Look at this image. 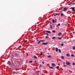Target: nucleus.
I'll use <instances>...</instances> for the list:
<instances>
[{
	"label": "nucleus",
	"mask_w": 75,
	"mask_h": 75,
	"mask_svg": "<svg viewBox=\"0 0 75 75\" xmlns=\"http://www.w3.org/2000/svg\"><path fill=\"white\" fill-rule=\"evenodd\" d=\"M69 9H72V11H75V7H71L69 8Z\"/></svg>",
	"instance_id": "1"
},
{
	"label": "nucleus",
	"mask_w": 75,
	"mask_h": 75,
	"mask_svg": "<svg viewBox=\"0 0 75 75\" xmlns=\"http://www.w3.org/2000/svg\"><path fill=\"white\" fill-rule=\"evenodd\" d=\"M48 44V42H43L42 44V45H47V44Z\"/></svg>",
	"instance_id": "2"
},
{
	"label": "nucleus",
	"mask_w": 75,
	"mask_h": 75,
	"mask_svg": "<svg viewBox=\"0 0 75 75\" xmlns=\"http://www.w3.org/2000/svg\"><path fill=\"white\" fill-rule=\"evenodd\" d=\"M67 9L68 8L66 7L64 8V10H62V11H67Z\"/></svg>",
	"instance_id": "3"
},
{
	"label": "nucleus",
	"mask_w": 75,
	"mask_h": 75,
	"mask_svg": "<svg viewBox=\"0 0 75 75\" xmlns=\"http://www.w3.org/2000/svg\"><path fill=\"white\" fill-rule=\"evenodd\" d=\"M66 64L67 65H69L70 64H71V63H70V62H66Z\"/></svg>",
	"instance_id": "4"
},
{
	"label": "nucleus",
	"mask_w": 75,
	"mask_h": 75,
	"mask_svg": "<svg viewBox=\"0 0 75 75\" xmlns=\"http://www.w3.org/2000/svg\"><path fill=\"white\" fill-rule=\"evenodd\" d=\"M56 21H57V19H56V21L54 19L52 20V23H56Z\"/></svg>",
	"instance_id": "5"
},
{
	"label": "nucleus",
	"mask_w": 75,
	"mask_h": 75,
	"mask_svg": "<svg viewBox=\"0 0 75 75\" xmlns=\"http://www.w3.org/2000/svg\"><path fill=\"white\" fill-rule=\"evenodd\" d=\"M11 64V62H10V61H8L7 63V64H8V65H10Z\"/></svg>",
	"instance_id": "6"
},
{
	"label": "nucleus",
	"mask_w": 75,
	"mask_h": 75,
	"mask_svg": "<svg viewBox=\"0 0 75 75\" xmlns=\"http://www.w3.org/2000/svg\"><path fill=\"white\" fill-rule=\"evenodd\" d=\"M46 33H50V34H51V33L50 31H46Z\"/></svg>",
	"instance_id": "7"
},
{
	"label": "nucleus",
	"mask_w": 75,
	"mask_h": 75,
	"mask_svg": "<svg viewBox=\"0 0 75 75\" xmlns=\"http://www.w3.org/2000/svg\"><path fill=\"white\" fill-rule=\"evenodd\" d=\"M58 48H57V47H56V52H58Z\"/></svg>",
	"instance_id": "8"
},
{
	"label": "nucleus",
	"mask_w": 75,
	"mask_h": 75,
	"mask_svg": "<svg viewBox=\"0 0 75 75\" xmlns=\"http://www.w3.org/2000/svg\"><path fill=\"white\" fill-rule=\"evenodd\" d=\"M62 35V33L61 32H60L59 34H58V35L59 36V35Z\"/></svg>",
	"instance_id": "9"
},
{
	"label": "nucleus",
	"mask_w": 75,
	"mask_h": 75,
	"mask_svg": "<svg viewBox=\"0 0 75 75\" xmlns=\"http://www.w3.org/2000/svg\"><path fill=\"white\" fill-rule=\"evenodd\" d=\"M52 67H55V64H54V63H52Z\"/></svg>",
	"instance_id": "10"
},
{
	"label": "nucleus",
	"mask_w": 75,
	"mask_h": 75,
	"mask_svg": "<svg viewBox=\"0 0 75 75\" xmlns=\"http://www.w3.org/2000/svg\"><path fill=\"white\" fill-rule=\"evenodd\" d=\"M64 16V14H63V13H61V17H62Z\"/></svg>",
	"instance_id": "11"
},
{
	"label": "nucleus",
	"mask_w": 75,
	"mask_h": 75,
	"mask_svg": "<svg viewBox=\"0 0 75 75\" xmlns=\"http://www.w3.org/2000/svg\"><path fill=\"white\" fill-rule=\"evenodd\" d=\"M33 57H34V58H35V59H37V57H36V56H33Z\"/></svg>",
	"instance_id": "12"
},
{
	"label": "nucleus",
	"mask_w": 75,
	"mask_h": 75,
	"mask_svg": "<svg viewBox=\"0 0 75 75\" xmlns=\"http://www.w3.org/2000/svg\"><path fill=\"white\" fill-rule=\"evenodd\" d=\"M61 57L62 59H64V56H61Z\"/></svg>",
	"instance_id": "13"
},
{
	"label": "nucleus",
	"mask_w": 75,
	"mask_h": 75,
	"mask_svg": "<svg viewBox=\"0 0 75 75\" xmlns=\"http://www.w3.org/2000/svg\"><path fill=\"white\" fill-rule=\"evenodd\" d=\"M41 42H45V40H40Z\"/></svg>",
	"instance_id": "14"
},
{
	"label": "nucleus",
	"mask_w": 75,
	"mask_h": 75,
	"mask_svg": "<svg viewBox=\"0 0 75 75\" xmlns=\"http://www.w3.org/2000/svg\"><path fill=\"white\" fill-rule=\"evenodd\" d=\"M47 57H48V58H52V57H51V56L50 55L47 56Z\"/></svg>",
	"instance_id": "15"
},
{
	"label": "nucleus",
	"mask_w": 75,
	"mask_h": 75,
	"mask_svg": "<svg viewBox=\"0 0 75 75\" xmlns=\"http://www.w3.org/2000/svg\"><path fill=\"white\" fill-rule=\"evenodd\" d=\"M58 39L59 40H62V38H60V37H58Z\"/></svg>",
	"instance_id": "16"
},
{
	"label": "nucleus",
	"mask_w": 75,
	"mask_h": 75,
	"mask_svg": "<svg viewBox=\"0 0 75 75\" xmlns=\"http://www.w3.org/2000/svg\"><path fill=\"white\" fill-rule=\"evenodd\" d=\"M40 72V71H37L36 72V74H38Z\"/></svg>",
	"instance_id": "17"
},
{
	"label": "nucleus",
	"mask_w": 75,
	"mask_h": 75,
	"mask_svg": "<svg viewBox=\"0 0 75 75\" xmlns=\"http://www.w3.org/2000/svg\"><path fill=\"white\" fill-rule=\"evenodd\" d=\"M60 25V23H59V24H58L57 25V27H58V26H59V25Z\"/></svg>",
	"instance_id": "18"
},
{
	"label": "nucleus",
	"mask_w": 75,
	"mask_h": 75,
	"mask_svg": "<svg viewBox=\"0 0 75 75\" xmlns=\"http://www.w3.org/2000/svg\"><path fill=\"white\" fill-rule=\"evenodd\" d=\"M69 55H69V54H66V56L67 57H69Z\"/></svg>",
	"instance_id": "19"
},
{
	"label": "nucleus",
	"mask_w": 75,
	"mask_h": 75,
	"mask_svg": "<svg viewBox=\"0 0 75 75\" xmlns=\"http://www.w3.org/2000/svg\"><path fill=\"white\" fill-rule=\"evenodd\" d=\"M49 68H50V69H54V68L52 67H50Z\"/></svg>",
	"instance_id": "20"
},
{
	"label": "nucleus",
	"mask_w": 75,
	"mask_h": 75,
	"mask_svg": "<svg viewBox=\"0 0 75 75\" xmlns=\"http://www.w3.org/2000/svg\"><path fill=\"white\" fill-rule=\"evenodd\" d=\"M59 67L58 66H57L56 67V69H59Z\"/></svg>",
	"instance_id": "21"
},
{
	"label": "nucleus",
	"mask_w": 75,
	"mask_h": 75,
	"mask_svg": "<svg viewBox=\"0 0 75 75\" xmlns=\"http://www.w3.org/2000/svg\"><path fill=\"white\" fill-rule=\"evenodd\" d=\"M59 53H61V51L60 49H59Z\"/></svg>",
	"instance_id": "22"
},
{
	"label": "nucleus",
	"mask_w": 75,
	"mask_h": 75,
	"mask_svg": "<svg viewBox=\"0 0 75 75\" xmlns=\"http://www.w3.org/2000/svg\"><path fill=\"white\" fill-rule=\"evenodd\" d=\"M52 32L53 33H55V32H56V31L53 30L52 31Z\"/></svg>",
	"instance_id": "23"
},
{
	"label": "nucleus",
	"mask_w": 75,
	"mask_h": 75,
	"mask_svg": "<svg viewBox=\"0 0 75 75\" xmlns=\"http://www.w3.org/2000/svg\"><path fill=\"white\" fill-rule=\"evenodd\" d=\"M50 28L51 29H52V26L51 25H50Z\"/></svg>",
	"instance_id": "24"
},
{
	"label": "nucleus",
	"mask_w": 75,
	"mask_h": 75,
	"mask_svg": "<svg viewBox=\"0 0 75 75\" xmlns=\"http://www.w3.org/2000/svg\"><path fill=\"white\" fill-rule=\"evenodd\" d=\"M29 63H32V62H33V61H30L29 62Z\"/></svg>",
	"instance_id": "25"
},
{
	"label": "nucleus",
	"mask_w": 75,
	"mask_h": 75,
	"mask_svg": "<svg viewBox=\"0 0 75 75\" xmlns=\"http://www.w3.org/2000/svg\"><path fill=\"white\" fill-rule=\"evenodd\" d=\"M41 42V40H40L38 42V44H40V42Z\"/></svg>",
	"instance_id": "26"
},
{
	"label": "nucleus",
	"mask_w": 75,
	"mask_h": 75,
	"mask_svg": "<svg viewBox=\"0 0 75 75\" xmlns=\"http://www.w3.org/2000/svg\"><path fill=\"white\" fill-rule=\"evenodd\" d=\"M75 46H73V50H75Z\"/></svg>",
	"instance_id": "27"
},
{
	"label": "nucleus",
	"mask_w": 75,
	"mask_h": 75,
	"mask_svg": "<svg viewBox=\"0 0 75 75\" xmlns=\"http://www.w3.org/2000/svg\"><path fill=\"white\" fill-rule=\"evenodd\" d=\"M55 38H56L55 37H53L52 38V39H55Z\"/></svg>",
	"instance_id": "28"
},
{
	"label": "nucleus",
	"mask_w": 75,
	"mask_h": 75,
	"mask_svg": "<svg viewBox=\"0 0 75 75\" xmlns=\"http://www.w3.org/2000/svg\"><path fill=\"white\" fill-rule=\"evenodd\" d=\"M26 42H27V40H26L24 42V43H25Z\"/></svg>",
	"instance_id": "29"
},
{
	"label": "nucleus",
	"mask_w": 75,
	"mask_h": 75,
	"mask_svg": "<svg viewBox=\"0 0 75 75\" xmlns=\"http://www.w3.org/2000/svg\"><path fill=\"white\" fill-rule=\"evenodd\" d=\"M71 57H74V54H72L71 55Z\"/></svg>",
	"instance_id": "30"
},
{
	"label": "nucleus",
	"mask_w": 75,
	"mask_h": 75,
	"mask_svg": "<svg viewBox=\"0 0 75 75\" xmlns=\"http://www.w3.org/2000/svg\"><path fill=\"white\" fill-rule=\"evenodd\" d=\"M45 34L47 35V36H48L49 35H48V34L47 33H45Z\"/></svg>",
	"instance_id": "31"
},
{
	"label": "nucleus",
	"mask_w": 75,
	"mask_h": 75,
	"mask_svg": "<svg viewBox=\"0 0 75 75\" xmlns=\"http://www.w3.org/2000/svg\"><path fill=\"white\" fill-rule=\"evenodd\" d=\"M61 46H63V45H64V44L62 43V44H61Z\"/></svg>",
	"instance_id": "32"
},
{
	"label": "nucleus",
	"mask_w": 75,
	"mask_h": 75,
	"mask_svg": "<svg viewBox=\"0 0 75 75\" xmlns=\"http://www.w3.org/2000/svg\"><path fill=\"white\" fill-rule=\"evenodd\" d=\"M42 52H41L40 53V55H42Z\"/></svg>",
	"instance_id": "33"
},
{
	"label": "nucleus",
	"mask_w": 75,
	"mask_h": 75,
	"mask_svg": "<svg viewBox=\"0 0 75 75\" xmlns=\"http://www.w3.org/2000/svg\"><path fill=\"white\" fill-rule=\"evenodd\" d=\"M40 67H41V65L40 64V66L39 67V68H40Z\"/></svg>",
	"instance_id": "34"
},
{
	"label": "nucleus",
	"mask_w": 75,
	"mask_h": 75,
	"mask_svg": "<svg viewBox=\"0 0 75 75\" xmlns=\"http://www.w3.org/2000/svg\"><path fill=\"white\" fill-rule=\"evenodd\" d=\"M74 4H75V3H73V4H72V5H74Z\"/></svg>",
	"instance_id": "35"
},
{
	"label": "nucleus",
	"mask_w": 75,
	"mask_h": 75,
	"mask_svg": "<svg viewBox=\"0 0 75 75\" xmlns=\"http://www.w3.org/2000/svg\"><path fill=\"white\" fill-rule=\"evenodd\" d=\"M46 38H48V36H46Z\"/></svg>",
	"instance_id": "36"
},
{
	"label": "nucleus",
	"mask_w": 75,
	"mask_h": 75,
	"mask_svg": "<svg viewBox=\"0 0 75 75\" xmlns=\"http://www.w3.org/2000/svg\"><path fill=\"white\" fill-rule=\"evenodd\" d=\"M73 65H75V64L74 63H73L72 64Z\"/></svg>",
	"instance_id": "37"
},
{
	"label": "nucleus",
	"mask_w": 75,
	"mask_h": 75,
	"mask_svg": "<svg viewBox=\"0 0 75 75\" xmlns=\"http://www.w3.org/2000/svg\"><path fill=\"white\" fill-rule=\"evenodd\" d=\"M71 4H69V5H71Z\"/></svg>",
	"instance_id": "38"
},
{
	"label": "nucleus",
	"mask_w": 75,
	"mask_h": 75,
	"mask_svg": "<svg viewBox=\"0 0 75 75\" xmlns=\"http://www.w3.org/2000/svg\"><path fill=\"white\" fill-rule=\"evenodd\" d=\"M57 14H55L54 15V16H56Z\"/></svg>",
	"instance_id": "39"
},
{
	"label": "nucleus",
	"mask_w": 75,
	"mask_h": 75,
	"mask_svg": "<svg viewBox=\"0 0 75 75\" xmlns=\"http://www.w3.org/2000/svg\"><path fill=\"white\" fill-rule=\"evenodd\" d=\"M64 67H66V65H64Z\"/></svg>",
	"instance_id": "40"
},
{
	"label": "nucleus",
	"mask_w": 75,
	"mask_h": 75,
	"mask_svg": "<svg viewBox=\"0 0 75 75\" xmlns=\"http://www.w3.org/2000/svg\"><path fill=\"white\" fill-rule=\"evenodd\" d=\"M42 63L43 64H44V62H42Z\"/></svg>",
	"instance_id": "41"
},
{
	"label": "nucleus",
	"mask_w": 75,
	"mask_h": 75,
	"mask_svg": "<svg viewBox=\"0 0 75 75\" xmlns=\"http://www.w3.org/2000/svg\"><path fill=\"white\" fill-rule=\"evenodd\" d=\"M37 41H39V40H37Z\"/></svg>",
	"instance_id": "42"
},
{
	"label": "nucleus",
	"mask_w": 75,
	"mask_h": 75,
	"mask_svg": "<svg viewBox=\"0 0 75 75\" xmlns=\"http://www.w3.org/2000/svg\"><path fill=\"white\" fill-rule=\"evenodd\" d=\"M35 63H36V61L35 62Z\"/></svg>",
	"instance_id": "43"
},
{
	"label": "nucleus",
	"mask_w": 75,
	"mask_h": 75,
	"mask_svg": "<svg viewBox=\"0 0 75 75\" xmlns=\"http://www.w3.org/2000/svg\"><path fill=\"white\" fill-rule=\"evenodd\" d=\"M73 33H75V32H73Z\"/></svg>",
	"instance_id": "44"
},
{
	"label": "nucleus",
	"mask_w": 75,
	"mask_h": 75,
	"mask_svg": "<svg viewBox=\"0 0 75 75\" xmlns=\"http://www.w3.org/2000/svg\"><path fill=\"white\" fill-rule=\"evenodd\" d=\"M53 25V26H54V27H55V25Z\"/></svg>",
	"instance_id": "45"
},
{
	"label": "nucleus",
	"mask_w": 75,
	"mask_h": 75,
	"mask_svg": "<svg viewBox=\"0 0 75 75\" xmlns=\"http://www.w3.org/2000/svg\"><path fill=\"white\" fill-rule=\"evenodd\" d=\"M44 75V74H42V75Z\"/></svg>",
	"instance_id": "46"
},
{
	"label": "nucleus",
	"mask_w": 75,
	"mask_h": 75,
	"mask_svg": "<svg viewBox=\"0 0 75 75\" xmlns=\"http://www.w3.org/2000/svg\"><path fill=\"white\" fill-rule=\"evenodd\" d=\"M48 29H49V30H50V29L49 28H48Z\"/></svg>",
	"instance_id": "47"
},
{
	"label": "nucleus",
	"mask_w": 75,
	"mask_h": 75,
	"mask_svg": "<svg viewBox=\"0 0 75 75\" xmlns=\"http://www.w3.org/2000/svg\"><path fill=\"white\" fill-rule=\"evenodd\" d=\"M65 75H67V74H65Z\"/></svg>",
	"instance_id": "48"
}]
</instances>
